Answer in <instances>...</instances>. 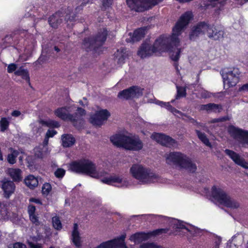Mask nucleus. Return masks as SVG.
Returning <instances> with one entry per match:
<instances>
[{
    "label": "nucleus",
    "instance_id": "obj_1",
    "mask_svg": "<svg viewBox=\"0 0 248 248\" xmlns=\"http://www.w3.org/2000/svg\"><path fill=\"white\" fill-rule=\"evenodd\" d=\"M191 18V12H186L184 13L173 27L171 36H160L155 40L153 46L146 42L143 43L138 51V55L141 58H144L158 51L170 50V57L172 60L177 61L181 52V48H178L179 44L178 36L188 24Z\"/></svg>",
    "mask_w": 248,
    "mask_h": 248
},
{
    "label": "nucleus",
    "instance_id": "obj_2",
    "mask_svg": "<svg viewBox=\"0 0 248 248\" xmlns=\"http://www.w3.org/2000/svg\"><path fill=\"white\" fill-rule=\"evenodd\" d=\"M110 140L114 145L130 150L138 151L143 147V143L138 137H131L117 134L111 137Z\"/></svg>",
    "mask_w": 248,
    "mask_h": 248
},
{
    "label": "nucleus",
    "instance_id": "obj_3",
    "mask_svg": "<svg viewBox=\"0 0 248 248\" xmlns=\"http://www.w3.org/2000/svg\"><path fill=\"white\" fill-rule=\"evenodd\" d=\"M70 169L78 173H85L94 178H99L104 175V173L98 172L95 164L88 160L73 162L70 165Z\"/></svg>",
    "mask_w": 248,
    "mask_h": 248
},
{
    "label": "nucleus",
    "instance_id": "obj_4",
    "mask_svg": "<svg viewBox=\"0 0 248 248\" xmlns=\"http://www.w3.org/2000/svg\"><path fill=\"white\" fill-rule=\"evenodd\" d=\"M132 176L143 184L158 182L159 177L150 170L142 166L134 164L130 169Z\"/></svg>",
    "mask_w": 248,
    "mask_h": 248
},
{
    "label": "nucleus",
    "instance_id": "obj_5",
    "mask_svg": "<svg viewBox=\"0 0 248 248\" xmlns=\"http://www.w3.org/2000/svg\"><path fill=\"white\" fill-rule=\"evenodd\" d=\"M166 162L169 164L178 165L191 172H195L197 170L196 164L188 157L179 152L170 153L166 157Z\"/></svg>",
    "mask_w": 248,
    "mask_h": 248
},
{
    "label": "nucleus",
    "instance_id": "obj_6",
    "mask_svg": "<svg viewBox=\"0 0 248 248\" xmlns=\"http://www.w3.org/2000/svg\"><path fill=\"white\" fill-rule=\"evenodd\" d=\"M108 35L107 31L103 29L101 30L94 37L85 38L83 43V47L87 51L97 52L105 42Z\"/></svg>",
    "mask_w": 248,
    "mask_h": 248
},
{
    "label": "nucleus",
    "instance_id": "obj_7",
    "mask_svg": "<svg viewBox=\"0 0 248 248\" xmlns=\"http://www.w3.org/2000/svg\"><path fill=\"white\" fill-rule=\"evenodd\" d=\"M212 195L213 198L220 204L227 207L237 209L240 206L238 202L231 198L223 190L217 188L215 186L212 187Z\"/></svg>",
    "mask_w": 248,
    "mask_h": 248
},
{
    "label": "nucleus",
    "instance_id": "obj_8",
    "mask_svg": "<svg viewBox=\"0 0 248 248\" xmlns=\"http://www.w3.org/2000/svg\"><path fill=\"white\" fill-rule=\"evenodd\" d=\"M225 88L228 89L235 86L239 82L240 72L238 68H225L221 71Z\"/></svg>",
    "mask_w": 248,
    "mask_h": 248
},
{
    "label": "nucleus",
    "instance_id": "obj_9",
    "mask_svg": "<svg viewBox=\"0 0 248 248\" xmlns=\"http://www.w3.org/2000/svg\"><path fill=\"white\" fill-rule=\"evenodd\" d=\"M144 89L138 86H132L120 91L118 97L122 100H134L141 97Z\"/></svg>",
    "mask_w": 248,
    "mask_h": 248
},
{
    "label": "nucleus",
    "instance_id": "obj_10",
    "mask_svg": "<svg viewBox=\"0 0 248 248\" xmlns=\"http://www.w3.org/2000/svg\"><path fill=\"white\" fill-rule=\"evenodd\" d=\"M161 0H126L128 6L137 12H143L151 8Z\"/></svg>",
    "mask_w": 248,
    "mask_h": 248
},
{
    "label": "nucleus",
    "instance_id": "obj_11",
    "mask_svg": "<svg viewBox=\"0 0 248 248\" xmlns=\"http://www.w3.org/2000/svg\"><path fill=\"white\" fill-rule=\"evenodd\" d=\"M228 131L230 136L239 143L248 144V131L237 128L233 125L228 127Z\"/></svg>",
    "mask_w": 248,
    "mask_h": 248
},
{
    "label": "nucleus",
    "instance_id": "obj_12",
    "mask_svg": "<svg viewBox=\"0 0 248 248\" xmlns=\"http://www.w3.org/2000/svg\"><path fill=\"white\" fill-rule=\"evenodd\" d=\"M74 114H70L67 109H56L55 115L64 121H75L86 114L85 109H77Z\"/></svg>",
    "mask_w": 248,
    "mask_h": 248
},
{
    "label": "nucleus",
    "instance_id": "obj_13",
    "mask_svg": "<svg viewBox=\"0 0 248 248\" xmlns=\"http://www.w3.org/2000/svg\"><path fill=\"white\" fill-rule=\"evenodd\" d=\"M110 113L107 109H100L94 114H91L90 122L94 125L100 126L110 116Z\"/></svg>",
    "mask_w": 248,
    "mask_h": 248
},
{
    "label": "nucleus",
    "instance_id": "obj_14",
    "mask_svg": "<svg viewBox=\"0 0 248 248\" xmlns=\"http://www.w3.org/2000/svg\"><path fill=\"white\" fill-rule=\"evenodd\" d=\"M167 231L168 230L165 229H160L147 233L143 232H137L132 235L129 239L135 243L139 244L143 241L147 240L152 235H156L163 232L166 233L167 232Z\"/></svg>",
    "mask_w": 248,
    "mask_h": 248
},
{
    "label": "nucleus",
    "instance_id": "obj_15",
    "mask_svg": "<svg viewBox=\"0 0 248 248\" xmlns=\"http://www.w3.org/2000/svg\"><path fill=\"white\" fill-rule=\"evenodd\" d=\"M151 138L165 146L175 147L176 145V142L174 139L163 134L154 133L152 135Z\"/></svg>",
    "mask_w": 248,
    "mask_h": 248
},
{
    "label": "nucleus",
    "instance_id": "obj_16",
    "mask_svg": "<svg viewBox=\"0 0 248 248\" xmlns=\"http://www.w3.org/2000/svg\"><path fill=\"white\" fill-rule=\"evenodd\" d=\"M209 25L204 22H201L194 26L189 34V39L195 41L200 35L207 33Z\"/></svg>",
    "mask_w": 248,
    "mask_h": 248
},
{
    "label": "nucleus",
    "instance_id": "obj_17",
    "mask_svg": "<svg viewBox=\"0 0 248 248\" xmlns=\"http://www.w3.org/2000/svg\"><path fill=\"white\" fill-rule=\"evenodd\" d=\"M224 152L235 164L244 168H248V166L246 164V162H245V159L238 153L230 149L225 150Z\"/></svg>",
    "mask_w": 248,
    "mask_h": 248
},
{
    "label": "nucleus",
    "instance_id": "obj_18",
    "mask_svg": "<svg viewBox=\"0 0 248 248\" xmlns=\"http://www.w3.org/2000/svg\"><path fill=\"white\" fill-rule=\"evenodd\" d=\"M147 27H143L136 30L133 34L130 32L129 33V38L126 39L127 42H135L141 40L144 37L146 31Z\"/></svg>",
    "mask_w": 248,
    "mask_h": 248
},
{
    "label": "nucleus",
    "instance_id": "obj_19",
    "mask_svg": "<svg viewBox=\"0 0 248 248\" xmlns=\"http://www.w3.org/2000/svg\"><path fill=\"white\" fill-rule=\"evenodd\" d=\"M62 13L58 11L51 16L48 19V23L51 27L57 28L63 21Z\"/></svg>",
    "mask_w": 248,
    "mask_h": 248
},
{
    "label": "nucleus",
    "instance_id": "obj_20",
    "mask_svg": "<svg viewBox=\"0 0 248 248\" xmlns=\"http://www.w3.org/2000/svg\"><path fill=\"white\" fill-rule=\"evenodd\" d=\"M224 31L217 30L214 25L209 26L207 30V35L209 38L215 40H218L223 37Z\"/></svg>",
    "mask_w": 248,
    "mask_h": 248
},
{
    "label": "nucleus",
    "instance_id": "obj_21",
    "mask_svg": "<svg viewBox=\"0 0 248 248\" xmlns=\"http://www.w3.org/2000/svg\"><path fill=\"white\" fill-rule=\"evenodd\" d=\"M2 188L4 192V197L9 198L14 193L15 189V185L12 181H2Z\"/></svg>",
    "mask_w": 248,
    "mask_h": 248
},
{
    "label": "nucleus",
    "instance_id": "obj_22",
    "mask_svg": "<svg viewBox=\"0 0 248 248\" xmlns=\"http://www.w3.org/2000/svg\"><path fill=\"white\" fill-rule=\"evenodd\" d=\"M127 56L126 50L125 48H120L117 50L114 54L115 61L119 64H122L124 62V60Z\"/></svg>",
    "mask_w": 248,
    "mask_h": 248
},
{
    "label": "nucleus",
    "instance_id": "obj_23",
    "mask_svg": "<svg viewBox=\"0 0 248 248\" xmlns=\"http://www.w3.org/2000/svg\"><path fill=\"white\" fill-rule=\"evenodd\" d=\"M35 156L39 158H43L47 155L49 153L48 147L43 145H39L34 149Z\"/></svg>",
    "mask_w": 248,
    "mask_h": 248
},
{
    "label": "nucleus",
    "instance_id": "obj_24",
    "mask_svg": "<svg viewBox=\"0 0 248 248\" xmlns=\"http://www.w3.org/2000/svg\"><path fill=\"white\" fill-rule=\"evenodd\" d=\"M102 182L110 184L112 183H117L121 184V186H127V182L126 181H123V179L118 176H113L109 178H105L102 180Z\"/></svg>",
    "mask_w": 248,
    "mask_h": 248
},
{
    "label": "nucleus",
    "instance_id": "obj_25",
    "mask_svg": "<svg viewBox=\"0 0 248 248\" xmlns=\"http://www.w3.org/2000/svg\"><path fill=\"white\" fill-rule=\"evenodd\" d=\"M62 145L64 147H70L73 146L76 141L74 137L70 134H64L62 136Z\"/></svg>",
    "mask_w": 248,
    "mask_h": 248
},
{
    "label": "nucleus",
    "instance_id": "obj_26",
    "mask_svg": "<svg viewBox=\"0 0 248 248\" xmlns=\"http://www.w3.org/2000/svg\"><path fill=\"white\" fill-rule=\"evenodd\" d=\"M25 185L30 189H34L38 185L37 178L32 175L27 176L24 179Z\"/></svg>",
    "mask_w": 248,
    "mask_h": 248
},
{
    "label": "nucleus",
    "instance_id": "obj_27",
    "mask_svg": "<svg viewBox=\"0 0 248 248\" xmlns=\"http://www.w3.org/2000/svg\"><path fill=\"white\" fill-rule=\"evenodd\" d=\"M10 176L15 182H20L22 179L21 170L19 169H10L8 170Z\"/></svg>",
    "mask_w": 248,
    "mask_h": 248
},
{
    "label": "nucleus",
    "instance_id": "obj_28",
    "mask_svg": "<svg viewBox=\"0 0 248 248\" xmlns=\"http://www.w3.org/2000/svg\"><path fill=\"white\" fill-rule=\"evenodd\" d=\"M72 239L73 243L77 247H80V237L78 231V225L77 223H75L74 225V229L72 232Z\"/></svg>",
    "mask_w": 248,
    "mask_h": 248
},
{
    "label": "nucleus",
    "instance_id": "obj_29",
    "mask_svg": "<svg viewBox=\"0 0 248 248\" xmlns=\"http://www.w3.org/2000/svg\"><path fill=\"white\" fill-rule=\"evenodd\" d=\"M227 0H209L210 5L213 7H217L215 13L217 14H219V11L222 10V7L225 5Z\"/></svg>",
    "mask_w": 248,
    "mask_h": 248
},
{
    "label": "nucleus",
    "instance_id": "obj_30",
    "mask_svg": "<svg viewBox=\"0 0 248 248\" xmlns=\"http://www.w3.org/2000/svg\"><path fill=\"white\" fill-rule=\"evenodd\" d=\"M14 74L16 76H21L23 79L29 82L30 77L28 72L27 70L24 69L22 67H20L17 69Z\"/></svg>",
    "mask_w": 248,
    "mask_h": 248
},
{
    "label": "nucleus",
    "instance_id": "obj_31",
    "mask_svg": "<svg viewBox=\"0 0 248 248\" xmlns=\"http://www.w3.org/2000/svg\"><path fill=\"white\" fill-rule=\"evenodd\" d=\"M9 216L7 205L5 203H0V219H6L9 217Z\"/></svg>",
    "mask_w": 248,
    "mask_h": 248
},
{
    "label": "nucleus",
    "instance_id": "obj_32",
    "mask_svg": "<svg viewBox=\"0 0 248 248\" xmlns=\"http://www.w3.org/2000/svg\"><path fill=\"white\" fill-rule=\"evenodd\" d=\"M195 131H196V133L198 138H199V139L203 143H204L206 146H211V144L209 141V140L207 139L206 135L204 133L201 132L198 130H196Z\"/></svg>",
    "mask_w": 248,
    "mask_h": 248
},
{
    "label": "nucleus",
    "instance_id": "obj_33",
    "mask_svg": "<svg viewBox=\"0 0 248 248\" xmlns=\"http://www.w3.org/2000/svg\"><path fill=\"white\" fill-rule=\"evenodd\" d=\"M52 220L53 227L58 230H61L62 228V225L59 217L55 216L52 217Z\"/></svg>",
    "mask_w": 248,
    "mask_h": 248
},
{
    "label": "nucleus",
    "instance_id": "obj_34",
    "mask_svg": "<svg viewBox=\"0 0 248 248\" xmlns=\"http://www.w3.org/2000/svg\"><path fill=\"white\" fill-rule=\"evenodd\" d=\"M40 123L43 125H46L50 127H59L60 126V124L58 122L53 120H49L48 121L42 120L41 121Z\"/></svg>",
    "mask_w": 248,
    "mask_h": 248
},
{
    "label": "nucleus",
    "instance_id": "obj_35",
    "mask_svg": "<svg viewBox=\"0 0 248 248\" xmlns=\"http://www.w3.org/2000/svg\"><path fill=\"white\" fill-rule=\"evenodd\" d=\"M9 124V122L5 118H2L0 121V130L4 132L7 129Z\"/></svg>",
    "mask_w": 248,
    "mask_h": 248
},
{
    "label": "nucleus",
    "instance_id": "obj_36",
    "mask_svg": "<svg viewBox=\"0 0 248 248\" xmlns=\"http://www.w3.org/2000/svg\"><path fill=\"white\" fill-rule=\"evenodd\" d=\"M177 93L176 98L184 97L186 95V90L182 87L177 86Z\"/></svg>",
    "mask_w": 248,
    "mask_h": 248
},
{
    "label": "nucleus",
    "instance_id": "obj_37",
    "mask_svg": "<svg viewBox=\"0 0 248 248\" xmlns=\"http://www.w3.org/2000/svg\"><path fill=\"white\" fill-rule=\"evenodd\" d=\"M101 4L102 8L106 9L109 7L112 3L113 0H99Z\"/></svg>",
    "mask_w": 248,
    "mask_h": 248
},
{
    "label": "nucleus",
    "instance_id": "obj_38",
    "mask_svg": "<svg viewBox=\"0 0 248 248\" xmlns=\"http://www.w3.org/2000/svg\"><path fill=\"white\" fill-rule=\"evenodd\" d=\"M51 190V186L49 183H45L42 186V193L44 194H48Z\"/></svg>",
    "mask_w": 248,
    "mask_h": 248
},
{
    "label": "nucleus",
    "instance_id": "obj_39",
    "mask_svg": "<svg viewBox=\"0 0 248 248\" xmlns=\"http://www.w3.org/2000/svg\"><path fill=\"white\" fill-rule=\"evenodd\" d=\"M93 0H78V3L80 4V6L77 7L76 10H81L83 6H85L87 3L92 2Z\"/></svg>",
    "mask_w": 248,
    "mask_h": 248
},
{
    "label": "nucleus",
    "instance_id": "obj_40",
    "mask_svg": "<svg viewBox=\"0 0 248 248\" xmlns=\"http://www.w3.org/2000/svg\"><path fill=\"white\" fill-rule=\"evenodd\" d=\"M76 15L74 14H72V15L67 14L64 17V20L66 22H73L76 20Z\"/></svg>",
    "mask_w": 248,
    "mask_h": 248
},
{
    "label": "nucleus",
    "instance_id": "obj_41",
    "mask_svg": "<svg viewBox=\"0 0 248 248\" xmlns=\"http://www.w3.org/2000/svg\"><path fill=\"white\" fill-rule=\"evenodd\" d=\"M155 103L161 108H170L171 106L169 102H164L159 100H155Z\"/></svg>",
    "mask_w": 248,
    "mask_h": 248
},
{
    "label": "nucleus",
    "instance_id": "obj_42",
    "mask_svg": "<svg viewBox=\"0 0 248 248\" xmlns=\"http://www.w3.org/2000/svg\"><path fill=\"white\" fill-rule=\"evenodd\" d=\"M65 170L62 169H58L55 172L54 174L57 178H62L65 174Z\"/></svg>",
    "mask_w": 248,
    "mask_h": 248
},
{
    "label": "nucleus",
    "instance_id": "obj_43",
    "mask_svg": "<svg viewBox=\"0 0 248 248\" xmlns=\"http://www.w3.org/2000/svg\"><path fill=\"white\" fill-rule=\"evenodd\" d=\"M176 228L177 229H185L188 231L189 230L185 226L183 222L180 221L179 220L175 221V223L174 224Z\"/></svg>",
    "mask_w": 248,
    "mask_h": 248
},
{
    "label": "nucleus",
    "instance_id": "obj_44",
    "mask_svg": "<svg viewBox=\"0 0 248 248\" xmlns=\"http://www.w3.org/2000/svg\"><path fill=\"white\" fill-rule=\"evenodd\" d=\"M17 65L15 63H11L8 65L7 72L9 73H13L15 72L17 69Z\"/></svg>",
    "mask_w": 248,
    "mask_h": 248
},
{
    "label": "nucleus",
    "instance_id": "obj_45",
    "mask_svg": "<svg viewBox=\"0 0 248 248\" xmlns=\"http://www.w3.org/2000/svg\"><path fill=\"white\" fill-rule=\"evenodd\" d=\"M203 108H219V106L213 103H209L207 105H203Z\"/></svg>",
    "mask_w": 248,
    "mask_h": 248
},
{
    "label": "nucleus",
    "instance_id": "obj_46",
    "mask_svg": "<svg viewBox=\"0 0 248 248\" xmlns=\"http://www.w3.org/2000/svg\"><path fill=\"white\" fill-rule=\"evenodd\" d=\"M201 96L203 98H208L211 97V93L207 91L203 90L201 92Z\"/></svg>",
    "mask_w": 248,
    "mask_h": 248
},
{
    "label": "nucleus",
    "instance_id": "obj_47",
    "mask_svg": "<svg viewBox=\"0 0 248 248\" xmlns=\"http://www.w3.org/2000/svg\"><path fill=\"white\" fill-rule=\"evenodd\" d=\"M228 120H229V118L228 117H223L219 118L214 119L211 121V123H217V122H224Z\"/></svg>",
    "mask_w": 248,
    "mask_h": 248
},
{
    "label": "nucleus",
    "instance_id": "obj_48",
    "mask_svg": "<svg viewBox=\"0 0 248 248\" xmlns=\"http://www.w3.org/2000/svg\"><path fill=\"white\" fill-rule=\"evenodd\" d=\"M30 218L31 222L35 224L36 225H38L39 224V221L38 217L35 215H31L30 216Z\"/></svg>",
    "mask_w": 248,
    "mask_h": 248
},
{
    "label": "nucleus",
    "instance_id": "obj_49",
    "mask_svg": "<svg viewBox=\"0 0 248 248\" xmlns=\"http://www.w3.org/2000/svg\"><path fill=\"white\" fill-rule=\"evenodd\" d=\"M28 244L31 248H41L42 245L40 244H34L32 242L28 240Z\"/></svg>",
    "mask_w": 248,
    "mask_h": 248
},
{
    "label": "nucleus",
    "instance_id": "obj_50",
    "mask_svg": "<svg viewBox=\"0 0 248 248\" xmlns=\"http://www.w3.org/2000/svg\"><path fill=\"white\" fill-rule=\"evenodd\" d=\"M16 158L12 154H9L8 155V161L9 163L14 164L16 163Z\"/></svg>",
    "mask_w": 248,
    "mask_h": 248
},
{
    "label": "nucleus",
    "instance_id": "obj_51",
    "mask_svg": "<svg viewBox=\"0 0 248 248\" xmlns=\"http://www.w3.org/2000/svg\"><path fill=\"white\" fill-rule=\"evenodd\" d=\"M35 211V207L34 205H30L28 207V213L31 216V215H33L34 214V212Z\"/></svg>",
    "mask_w": 248,
    "mask_h": 248
},
{
    "label": "nucleus",
    "instance_id": "obj_52",
    "mask_svg": "<svg viewBox=\"0 0 248 248\" xmlns=\"http://www.w3.org/2000/svg\"><path fill=\"white\" fill-rule=\"evenodd\" d=\"M171 112L178 117H183L184 115L178 109H170Z\"/></svg>",
    "mask_w": 248,
    "mask_h": 248
},
{
    "label": "nucleus",
    "instance_id": "obj_53",
    "mask_svg": "<svg viewBox=\"0 0 248 248\" xmlns=\"http://www.w3.org/2000/svg\"><path fill=\"white\" fill-rule=\"evenodd\" d=\"M56 133L57 132L54 130H48L46 134V136H48L49 138H52Z\"/></svg>",
    "mask_w": 248,
    "mask_h": 248
},
{
    "label": "nucleus",
    "instance_id": "obj_54",
    "mask_svg": "<svg viewBox=\"0 0 248 248\" xmlns=\"http://www.w3.org/2000/svg\"><path fill=\"white\" fill-rule=\"evenodd\" d=\"M79 103L82 107L85 108L87 107L88 102L86 98H83L82 100H80L79 101Z\"/></svg>",
    "mask_w": 248,
    "mask_h": 248
},
{
    "label": "nucleus",
    "instance_id": "obj_55",
    "mask_svg": "<svg viewBox=\"0 0 248 248\" xmlns=\"http://www.w3.org/2000/svg\"><path fill=\"white\" fill-rule=\"evenodd\" d=\"M13 248H26V246L22 243H16L14 245Z\"/></svg>",
    "mask_w": 248,
    "mask_h": 248
},
{
    "label": "nucleus",
    "instance_id": "obj_56",
    "mask_svg": "<svg viewBox=\"0 0 248 248\" xmlns=\"http://www.w3.org/2000/svg\"><path fill=\"white\" fill-rule=\"evenodd\" d=\"M239 91L240 92L242 91H248V83L243 85L239 88Z\"/></svg>",
    "mask_w": 248,
    "mask_h": 248
},
{
    "label": "nucleus",
    "instance_id": "obj_57",
    "mask_svg": "<svg viewBox=\"0 0 248 248\" xmlns=\"http://www.w3.org/2000/svg\"><path fill=\"white\" fill-rule=\"evenodd\" d=\"M49 138L48 137V136H46V135L45 138L44 139L43 143L41 145H43L44 146H47V144H48V139H49Z\"/></svg>",
    "mask_w": 248,
    "mask_h": 248
},
{
    "label": "nucleus",
    "instance_id": "obj_58",
    "mask_svg": "<svg viewBox=\"0 0 248 248\" xmlns=\"http://www.w3.org/2000/svg\"><path fill=\"white\" fill-rule=\"evenodd\" d=\"M21 113L19 111L15 110L12 113V115L13 116L17 117L20 115Z\"/></svg>",
    "mask_w": 248,
    "mask_h": 248
},
{
    "label": "nucleus",
    "instance_id": "obj_59",
    "mask_svg": "<svg viewBox=\"0 0 248 248\" xmlns=\"http://www.w3.org/2000/svg\"><path fill=\"white\" fill-rule=\"evenodd\" d=\"M15 157H16L17 155H19V152L18 151L14 150H12V152L11 153Z\"/></svg>",
    "mask_w": 248,
    "mask_h": 248
},
{
    "label": "nucleus",
    "instance_id": "obj_60",
    "mask_svg": "<svg viewBox=\"0 0 248 248\" xmlns=\"http://www.w3.org/2000/svg\"><path fill=\"white\" fill-rule=\"evenodd\" d=\"M190 121H191V122L192 123H196L197 124L199 125L200 126L204 127V125L203 124H199L195 120H194L193 119H191Z\"/></svg>",
    "mask_w": 248,
    "mask_h": 248
},
{
    "label": "nucleus",
    "instance_id": "obj_61",
    "mask_svg": "<svg viewBox=\"0 0 248 248\" xmlns=\"http://www.w3.org/2000/svg\"><path fill=\"white\" fill-rule=\"evenodd\" d=\"M218 240L217 241L216 243L217 244V246H218L219 245V243H220L221 242V238L220 237H218L217 238ZM218 247H217L216 248H217Z\"/></svg>",
    "mask_w": 248,
    "mask_h": 248
},
{
    "label": "nucleus",
    "instance_id": "obj_62",
    "mask_svg": "<svg viewBox=\"0 0 248 248\" xmlns=\"http://www.w3.org/2000/svg\"><path fill=\"white\" fill-rule=\"evenodd\" d=\"M54 49L55 51H56L57 52H59L60 51V49L57 46H55L54 47Z\"/></svg>",
    "mask_w": 248,
    "mask_h": 248
},
{
    "label": "nucleus",
    "instance_id": "obj_63",
    "mask_svg": "<svg viewBox=\"0 0 248 248\" xmlns=\"http://www.w3.org/2000/svg\"><path fill=\"white\" fill-rule=\"evenodd\" d=\"M33 241H37V238L36 237L32 238Z\"/></svg>",
    "mask_w": 248,
    "mask_h": 248
},
{
    "label": "nucleus",
    "instance_id": "obj_64",
    "mask_svg": "<svg viewBox=\"0 0 248 248\" xmlns=\"http://www.w3.org/2000/svg\"><path fill=\"white\" fill-rule=\"evenodd\" d=\"M43 60V57L42 56V57H40L38 59V62H40V61H42Z\"/></svg>",
    "mask_w": 248,
    "mask_h": 248
}]
</instances>
